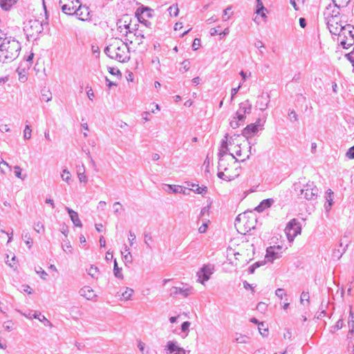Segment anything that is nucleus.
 <instances>
[{
	"instance_id": "f257e3e1",
	"label": "nucleus",
	"mask_w": 354,
	"mask_h": 354,
	"mask_svg": "<svg viewBox=\"0 0 354 354\" xmlns=\"http://www.w3.org/2000/svg\"><path fill=\"white\" fill-rule=\"evenodd\" d=\"M106 55L112 59L124 63L130 59L128 44L119 38H111L104 49Z\"/></svg>"
},
{
	"instance_id": "f03ea898",
	"label": "nucleus",
	"mask_w": 354,
	"mask_h": 354,
	"mask_svg": "<svg viewBox=\"0 0 354 354\" xmlns=\"http://www.w3.org/2000/svg\"><path fill=\"white\" fill-rule=\"evenodd\" d=\"M21 49V44L17 40L12 37H5L0 46V62H12L18 57Z\"/></svg>"
},
{
	"instance_id": "7ed1b4c3",
	"label": "nucleus",
	"mask_w": 354,
	"mask_h": 354,
	"mask_svg": "<svg viewBox=\"0 0 354 354\" xmlns=\"http://www.w3.org/2000/svg\"><path fill=\"white\" fill-rule=\"evenodd\" d=\"M231 157H221L218 163V174L217 176L219 178L226 181H230L237 177L239 174L236 169L235 172H232L230 162L236 164L238 160L235 158L233 153H230Z\"/></svg>"
},
{
	"instance_id": "20e7f679",
	"label": "nucleus",
	"mask_w": 354,
	"mask_h": 354,
	"mask_svg": "<svg viewBox=\"0 0 354 354\" xmlns=\"http://www.w3.org/2000/svg\"><path fill=\"white\" fill-rule=\"evenodd\" d=\"M43 30L42 23L37 19H30L24 23V31L28 39H35Z\"/></svg>"
},
{
	"instance_id": "39448f33",
	"label": "nucleus",
	"mask_w": 354,
	"mask_h": 354,
	"mask_svg": "<svg viewBox=\"0 0 354 354\" xmlns=\"http://www.w3.org/2000/svg\"><path fill=\"white\" fill-rule=\"evenodd\" d=\"M301 223L295 218L290 220L285 228L288 240L289 242H292L295 238L301 234Z\"/></svg>"
},
{
	"instance_id": "423d86ee",
	"label": "nucleus",
	"mask_w": 354,
	"mask_h": 354,
	"mask_svg": "<svg viewBox=\"0 0 354 354\" xmlns=\"http://www.w3.org/2000/svg\"><path fill=\"white\" fill-rule=\"evenodd\" d=\"M214 270V265L210 263L204 265L196 273L198 277L197 281L204 285L205 283L210 279Z\"/></svg>"
},
{
	"instance_id": "0eeeda50",
	"label": "nucleus",
	"mask_w": 354,
	"mask_h": 354,
	"mask_svg": "<svg viewBox=\"0 0 354 354\" xmlns=\"http://www.w3.org/2000/svg\"><path fill=\"white\" fill-rule=\"evenodd\" d=\"M145 39V36L142 34V31L136 29L134 31L133 30H126L125 35V42L130 44H136L140 45L143 42V39Z\"/></svg>"
},
{
	"instance_id": "6e6552de",
	"label": "nucleus",
	"mask_w": 354,
	"mask_h": 354,
	"mask_svg": "<svg viewBox=\"0 0 354 354\" xmlns=\"http://www.w3.org/2000/svg\"><path fill=\"white\" fill-rule=\"evenodd\" d=\"M319 189L312 182L308 183L304 188L300 190V195L304 196L306 200H315L318 196Z\"/></svg>"
},
{
	"instance_id": "1a4fd4ad",
	"label": "nucleus",
	"mask_w": 354,
	"mask_h": 354,
	"mask_svg": "<svg viewBox=\"0 0 354 354\" xmlns=\"http://www.w3.org/2000/svg\"><path fill=\"white\" fill-rule=\"evenodd\" d=\"M80 3V0H59V2L62 11L68 15H74Z\"/></svg>"
},
{
	"instance_id": "9d476101",
	"label": "nucleus",
	"mask_w": 354,
	"mask_h": 354,
	"mask_svg": "<svg viewBox=\"0 0 354 354\" xmlns=\"http://www.w3.org/2000/svg\"><path fill=\"white\" fill-rule=\"evenodd\" d=\"M350 315L351 317V319L348 322V324L350 326V329L346 336V339L345 341V344L346 346V352L347 354H354V343L353 342V336L354 333V321L353 320V313L351 310Z\"/></svg>"
},
{
	"instance_id": "9b49d317",
	"label": "nucleus",
	"mask_w": 354,
	"mask_h": 354,
	"mask_svg": "<svg viewBox=\"0 0 354 354\" xmlns=\"http://www.w3.org/2000/svg\"><path fill=\"white\" fill-rule=\"evenodd\" d=\"M282 254V246L273 245L270 246L266 250V260L268 262L272 263L274 260L279 259Z\"/></svg>"
},
{
	"instance_id": "f8f14e48",
	"label": "nucleus",
	"mask_w": 354,
	"mask_h": 354,
	"mask_svg": "<svg viewBox=\"0 0 354 354\" xmlns=\"http://www.w3.org/2000/svg\"><path fill=\"white\" fill-rule=\"evenodd\" d=\"M153 10L147 7L138 8L136 12L138 20L144 24L146 26H149L151 23L146 19L152 17Z\"/></svg>"
},
{
	"instance_id": "ddd939ff",
	"label": "nucleus",
	"mask_w": 354,
	"mask_h": 354,
	"mask_svg": "<svg viewBox=\"0 0 354 354\" xmlns=\"http://www.w3.org/2000/svg\"><path fill=\"white\" fill-rule=\"evenodd\" d=\"M325 23L332 35H337L341 29L342 24H340V17L329 19L325 20Z\"/></svg>"
},
{
	"instance_id": "4468645a",
	"label": "nucleus",
	"mask_w": 354,
	"mask_h": 354,
	"mask_svg": "<svg viewBox=\"0 0 354 354\" xmlns=\"http://www.w3.org/2000/svg\"><path fill=\"white\" fill-rule=\"evenodd\" d=\"M193 293V288L188 285H185L183 287H172L171 289L170 295L172 297H176L178 295H181L184 297H187Z\"/></svg>"
},
{
	"instance_id": "2eb2a0df",
	"label": "nucleus",
	"mask_w": 354,
	"mask_h": 354,
	"mask_svg": "<svg viewBox=\"0 0 354 354\" xmlns=\"http://www.w3.org/2000/svg\"><path fill=\"white\" fill-rule=\"evenodd\" d=\"M262 124L259 119L255 123L248 125L243 131V136L248 138L261 129Z\"/></svg>"
},
{
	"instance_id": "dca6fc26",
	"label": "nucleus",
	"mask_w": 354,
	"mask_h": 354,
	"mask_svg": "<svg viewBox=\"0 0 354 354\" xmlns=\"http://www.w3.org/2000/svg\"><path fill=\"white\" fill-rule=\"evenodd\" d=\"M165 350L169 354H187V351L180 347L176 341H168L165 346Z\"/></svg>"
},
{
	"instance_id": "f3484780",
	"label": "nucleus",
	"mask_w": 354,
	"mask_h": 354,
	"mask_svg": "<svg viewBox=\"0 0 354 354\" xmlns=\"http://www.w3.org/2000/svg\"><path fill=\"white\" fill-rule=\"evenodd\" d=\"M78 19L81 21H86L89 19L90 10L88 6L82 5L80 2L77 8V10L74 12Z\"/></svg>"
},
{
	"instance_id": "a211bd4d",
	"label": "nucleus",
	"mask_w": 354,
	"mask_h": 354,
	"mask_svg": "<svg viewBox=\"0 0 354 354\" xmlns=\"http://www.w3.org/2000/svg\"><path fill=\"white\" fill-rule=\"evenodd\" d=\"M337 17H339V8L333 3H330L324 11V21Z\"/></svg>"
},
{
	"instance_id": "6ab92c4d",
	"label": "nucleus",
	"mask_w": 354,
	"mask_h": 354,
	"mask_svg": "<svg viewBox=\"0 0 354 354\" xmlns=\"http://www.w3.org/2000/svg\"><path fill=\"white\" fill-rule=\"evenodd\" d=\"M270 102V95L266 93H263L262 95L258 97V99L256 102V107L258 108L261 111H265Z\"/></svg>"
},
{
	"instance_id": "aec40b11",
	"label": "nucleus",
	"mask_w": 354,
	"mask_h": 354,
	"mask_svg": "<svg viewBox=\"0 0 354 354\" xmlns=\"http://www.w3.org/2000/svg\"><path fill=\"white\" fill-rule=\"evenodd\" d=\"M79 293L80 296L86 298L87 300H95L97 295H95L93 288L88 286L82 288Z\"/></svg>"
},
{
	"instance_id": "412c9836",
	"label": "nucleus",
	"mask_w": 354,
	"mask_h": 354,
	"mask_svg": "<svg viewBox=\"0 0 354 354\" xmlns=\"http://www.w3.org/2000/svg\"><path fill=\"white\" fill-rule=\"evenodd\" d=\"M341 29L339 32L337 34L338 36V40L347 37L351 35H353V29H354V26L351 24H347L344 26H341Z\"/></svg>"
},
{
	"instance_id": "4be33fe9",
	"label": "nucleus",
	"mask_w": 354,
	"mask_h": 354,
	"mask_svg": "<svg viewBox=\"0 0 354 354\" xmlns=\"http://www.w3.org/2000/svg\"><path fill=\"white\" fill-rule=\"evenodd\" d=\"M65 209L67 211V212L68 213L71 220L72 221L75 227H81L82 226V224L79 218V215H78L77 212L68 207H66Z\"/></svg>"
},
{
	"instance_id": "5701e85b",
	"label": "nucleus",
	"mask_w": 354,
	"mask_h": 354,
	"mask_svg": "<svg viewBox=\"0 0 354 354\" xmlns=\"http://www.w3.org/2000/svg\"><path fill=\"white\" fill-rule=\"evenodd\" d=\"M127 19L128 17H126L122 19H120L117 23L118 30L124 35H126V30L129 31L132 30V28L130 27V24L128 23L127 20Z\"/></svg>"
},
{
	"instance_id": "b1692460",
	"label": "nucleus",
	"mask_w": 354,
	"mask_h": 354,
	"mask_svg": "<svg viewBox=\"0 0 354 354\" xmlns=\"http://www.w3.org/2000/svg\"><path fill=\"white\" fill-rule=\"evenodd\" d=\"M274 200L272 198H267L263 200L260 204L255 207V210L258 212H262L265 209L271 207V205L274 203Z\"/></svg>"
},
{
	"instance_id": "393cba45",
	"label": "nucleus",
	"mask_w": 354,
	"mask_h": 354,
	"mask_svg": "<svg viewBox=\"0 0 354 354\" xmlns=\"http://www.w3.org/2000/svg\"><path fill=\"white\" fill-rule=\"evenodd\" d=\"M326 198V203L324 205V208L326 212H329L332 205H333V192L331 189H328L326 192L325 195Z\"/></svg>"
},
{
	"instance_id": "a878e982",
	"label": "nucleus",
	"mask_w": 354,
	"mask_h": 354,
	"mask_svg": "<svg viewBox=\"0 0 354 354\" xmlns=\"http://www.w3.org/2000/svg\"><path fill=\"white\" fill-rule=\"evenodd\" d=\"M340 43V45L345 49H348V48L351 47L354 44V34L339 39L338 40Z\"/></svg>"
},
{
	"instance_id": "bb28decb",
	"label": "nucleus",
	"mask_w": 354,
	"mask_h": 354,
	"mask_svg": "<svg viewBox=\"0 0 354 354\" xmlns=\"http://www.w3.org/2000/svg\"><path fill=\"white\" fill-rule=\"evenodd\" d=\"M252 105L250 103L249 100H245L239 104V107L237 111L243 114L244 115H245V114L250 113Z\"/></svg>"
},
{
	"instance_id": "cd10ccee",
	"label": "nucleus",
	"mask_w": 354,
	"mask_h": 354,
	"mask_svg": "<svg viewBox=\"0 0 354 354\" xmlns=\"http://www.w3.org/2000/svg\"><path fill=\"white\" fill-rule=\"evenodd\" d=\"M227 141L223 140L221 148L218 152L219 158L221 157H231L230 153H228L229 149L227 147Z\"/></svg>"
},
{
	"instance_id": "c85d7f7f",
	"label": "nucleus",
	"mask_w": 354,
	"mask_h": 354,
	"mask_svg": "<svg viewBox=\"0 0 354 354\" xmlns=\"http://www.w3.org/2000/svg\"><path fill=\"white\" fill-rule=\"evenodd\" d=\"M267 11L266 8L263 6V2L261 0L256 1V13L257 15H261L262 17H266V12Z\"/></svg>"
},
{
	"instance_id": "c756f323",
	"label": "nucleus",
	"mask_w": 354,
	"mask_h": 354,
	"mask_svg": "<svg viewBox=\"0 0 354 354\" xmlns=\"http://www.w3.org/2000/svg\"><path fill=\"white\" fill-rule=\"evenodd\" d=\"M61 178L63 181L66 182L68 185L72 183V175L67 168H64L61 172Z\"/></svg>"
},
{
	"instance_id": "7c9ffc66",
	"label": "nucleus",
	"mask_w": 354,
	"mask_h": 354,
	"mask_svg": "<svg viewBox=\"0 0 354 354\" xmlns=\"http://www.w3.org/2000/svg\"><path fill=\"white\" fill-rule=\"evenodd\" d=\"M18 0H1L0 6L4 10H9Z\"/></svg>"
},
{
	"instance_id": "2f4dec72",
	"label": "nucleus",
	"mask_w": 354,
	"mask_h": 354,
	"mask_svg": "<svg viewBox=\"0 0 354 354\" xmlns=\"http://www.w3.org/2000/svg\"><path fill=\"white\" fill-rule=\"evenodd\" d=\"M32 317L39 320L41 322H43L45 326H52L51 322L49 320H48L44 315H42L41 314V313H35L32 315Z\"/></svg>"
},
{
	"instance_id": "473e14b6",
	"label": "nucleus",
	"mask_w": 354,
	"mask_h": 354,
	"mask_svg": "<svg viewBox=\"0 0 354 354\" xmlns=\"http://www.w3.org/2000/svg\"><path fill=\"white\" fill-rule=\"evenodd\" d=\"M24 64H21L20 66L17 68V72L19 75V80L21 82H25L27 80V77L26 75L25 68H22Z\"/></svg>"
},
{
	"instance_id": "72a5a7b5",
	"label": "nucleus",
	"mask_w": 354,
	"mask_h": 354,
	"mask_svg": "<svg viewBox=\"0 0 354 354\" xmlns=\"http://www.w3.org/2000/svg\"><path fill=\"white\" fill-rule=\"evenodd\" d=\"M88 274L92 277L97 279L99 275V270L95 266L91 265L87 270Z\"/></svg>"
},
{
	"instance_id": "f704fd0d",
	"label": "nucleus",
	"mask_w": 354,
	"mask_h": 354,
	"mask_svg": "<svg viewBox=\"0 0 354 354\" xmlns=\"http://www.w3.org/2000/svg\"><path fill=\"white\" fill-rule=\"evenodd\" d=\"M166 186L168 188L167 189H166V192H173L177 194L181 193L183 191V187L180 185H166Z\"/></svg>"
},
{
	"instance_id": "c9c22d12",
	"label": "nucleus",
	"mask_w": 354,
	"mask_h": 354,
	"mask_svg": "<svg viewBox=\"0 0 354 354\" xmlns=\"http://www.w3.org/2000/svg\"><path fill=\"white\" fill-rule=\"evenodd\" d=\"M249 337L246 335L236 333L234 337V341L239 344H247Z\"/></svg>"
},
{
	"instance_id": "e433bc0d",
	"label": "nucleus",
	"mask_w": 354,
	"mask_h": 354,
	"mask_svg": "<svg viewBox=\"0 0 354 354\" xmlns=\"http://www.w3.org/2000/svg\"><path fill=\"white\" fill-rule=\"evenodd\" d=\"M22 239L25 241V243L28 248L30 249L32 244V240L31 239L30 234L28 232L24 231L22 233Z\"/></svg>"
},
{
	"instance_id": "4c0bfd02",
	"label": "nucleus",
	"mask_w": 354,
	"mask_h": 354,
	"mask_svg": "<svg viewBox=\"0 0 354 354\" xmlns=\"http://www.w3.org/2000/svg\"><path fill=\"white\" fill-rule=\"evenodd\" d=\"M171 17H177L179 13V9L177 3L173 4L167 9Z\"/></svg>"
},
{
	"instance_id": "58836bf2",
	"label": "nucleus",
	"mask_w": 354,
	"mask_h": 354,
	"mask_svg": "<svg viewBox=\"0 0 354 354\" xmlns=\"http://www.w3.org/2000/svg\"><path fill=\"white\" fill-rule=\"evenodd\" d=\"M77 178L80 183H86L88 180V178L85 174V168L84 165H82V171H80V169L77 170Z\"/></svg>"
},
{
	"instance_id": "ea45409f",
	"label": "nucleus",
	"mask_w": 354,
	"mask_h": 354,
	"mask_svg": "<svg viewBox=\"0 0 354 354\" xmlns=\"http://www.w3.org/2000/svg\"><path fill=\"white\" fill-rule=\"evenodd\" d=\"M113 272L115 277L122 279L123 274L122 273V268H119L116 259L114 260Z\"/></svg>"
},
{
	"instance_id": "a19ab883",
	"label": "nucleus",
	"mask_w": 354,
	"mask_h": 354,
	"mask_svg": "<svg viewBox=\"0 0 354 354\" xmlns=\"http://www.w3.org/2000/svg\"><path fill=\"white\" fill-rule=\"evenodd\" d=\"M248 150L244 153L243 158L241 159V162H244L246 160L249 159L250 156L253 153L252 152V144L250 141L248 140L247 142Z\"/></svg>"
},
{
	"instance_id": "79ce46f5",
	"label": "nucleus",
	"mask_w": 354,
	"mask_h": 354,
	"mask_svg": "<svg viewBox=\"0 0 354 354\" xmlns=\"http://www.w3.org/2000/svg\"><path fill=\"white\" fill-rule=\"evenodd\" d=\"M133 290L131 289V288H127L125 291L124 292L122 293V299H123L124 300H129L131 299L133 293Z\"/></svg>"
},
{
	"instance_id": "37998d69",
	"label": "nucleus",
	"mask_w": 354,
	"mask_h": 354,
	"mask_svg": "<svg viewBox=\"0 0 354 354\" xmlns=\"http://www.w3.org/2000/svg\"><path fill=\"white\" fill-rule=\"evenodd\" d=\"M124 250L126 254H124V252H121L124 260L127 263H131L132 261V257L131 252L129 251V248L127 246H125Z\"/></svg>"
},
{
	"instance_id": "c03bdc74",
	"label": "nucleus",
	"mask_w": 354,
	"mask_h": 354,
	"mask_svg": "<svg viewBox=\"0 0 354 354\" xmlns=\"http://www.w3.org/2000/svg\"><path fill=\"white\" fill-rule=\"evenodd\" d=\"M32 129L29 124H26L24 130V140H29L31 138Z\"/></svg>"
},
{
	"instance_id": "a18cd8bd",
	"label": "nucleus",
	"mask_w": 354,
	"mask_h": 354,
	"mask_svg": "<svg viewBox=\"0 0 354 354\" xmlns=\"http://www.w3.org/2000/svg\"><path fill=\"white\" fill-rule=\"evenodd\" d=\"M343 327V322L342 319H339L335 326H332L330 329L331 333H335L337 330L341 329Z\"/></svg>"
},
{
	"instance_id": "49530a36",
	"label": "nucleus",
	"mask_w": 354,
	"mask_h": 354,
	"mask_svg": "<svg viewBox=\"0 0 354 354\" xmlns=\"http://www.w3.org/2000/svg\"><path fill=\"white\" fill-rule=\"evenodd\" d=\"M350 1L351 0H333V3L339 8L346 6Z\"/></svg>"
},
{
	"instance_id": "de8ad7c7",
	"label": "nucleus",
	"mask_w": 354,
	"mask_h": 354,
	"mask_svg": "<svg viewBox=\"0 0 354 354\" xmlns=\"http://www.w3.org/2000/svg\"><path fill=\"white\" fill-rule=\"evenodd\" d=\"M14 170H15V176L17 178H20L21 180L26 179V175H22V174H21V167L19 166H17V165L15 166L14 167Z\"/></svg>"
},
{
	"instance_id": "09e8293b",
	"label": "nucleus",
	"mask_w": 354,
	"mask_h": 354,
	"mask_svg": "<svg viewBox=\"0 0 354 354\" xmlns=\"http://www.w3.org/2000/svg\"><path fill=\"white\" fill-rule=\"evenodd\" d=\"M62 250L68 254H72L73 252V248L71 245L70 242H66L62 244Z\"/></svg>"
},
{
	"instance_id": "8fccbe9b",
	"label": "nucleus",
	"mask_w": 354,
	"mask_h": 354,
	"mask_svg": "<svg viewBox=\"0 0 354 354\" xmlns=\"http://www.w3.org/2000/svg\"><path fill=\"white\" fill-rule=\"evenodd\" d=\"M191 325V323L188 321L184 322L181 325V330L183 333H185V336L187 335L189 332V328Z\"/></svg>"
},
{
	"instance_id": "3c124183",
	"label": "nucleus",
	"mask_w": 354,
	"mask_h": 354,
	"mask_svg": "<svg viewBox=\"0 0 354 354\" xmlns=\"http://www.w3.org/2000/svg\"><path fill=\"white\" fill-rule=\"evenodd\" d=\"M209 223V221L207 219H206L205 221H203L202 225L198 227L199 233L203 234L207 231Z\"/></svg>"
},
{
	"instance_id": "603ef678",
	"label": "nucleus",
	"mask_w": 354,
	"mask_h": 354,
	"mask_svg": "<svg viewBox=\"0 0 354 354\" xmlns=\"http://www.w3.org/2000/svg\"><path fill=\"white\" fill-rule=\"evenodd\" d=\"M182 68L180 69L183 73L187 71L190 68V62L187 59L184 60L182 63Z\"/></svg>"
},
{
	"instance_id": "864d4df0",
	"label": "nucleus",
	"mask_w": 354,
	"mask_h": 354,
	"mask_svg": "<svg viewBox=\"0 0 354 354\" xmlns=\"http://www.w3.org/2000/svg\"><path fill=\"white\" fill-rule=\"evenodd\" d=\"M35 271L37 274H38L42 279H46L48 274L41 267H39L37 269L35 270Z\"/></svg>"
},
{
	"instance_id": "5fc2aeb1",
	"label": "nucleus",
	"mask_w": 354,
	"mask_h": 354,
	"mask_svg": "<svg viewBox=\"0 0 354 354\" xmlns=\"http://www.w3.org/2000/svg\"><path fill=\"white\" fill-rule=\"evenodd\" d=\"M310 296L309 293L307 292H302L300 297V302L304 304V301H306L308 304H309Z\"/></svg>"
},
{
	"instance_id": "6e6d98bb",
	"label": "nucleus",
	"mask_w": 354,
	"mask_h": 354,
	"mask_svg": "<svg viewBox=\"0 0 354 354\" xmlns=\"http://www.w3.org/2000/svg\"><path fill=\"white\" fill-rule=\"evenodd\" d=\"M34 230L38 233H40L41 232H44V226L41 222H37L35 223Z\"/></svg>"
},
{
	"instance_id": "4d7b16f0",
	"label": "nucleus",
	"mask_w": 354,
	"mask_h": 354,
	"mask_svg": "<svg viewBox=\"0 0 354 354\" xmlns=\"http://www.w3.org/2000/svg\"><path fill=\"white\" fill-rule=\"evenodd\" d=\"M113 212L115 214H118L122 209V206L120 202H115L113 205Z\"/></svg>"
},
{
	"instance_id": "13d9d810",
	"label": "nucleus",
	"mask_w": 354,
	"mask_h": 354,
	"mask_svg": "<svg viewBox=\"0 0 354 354\" xmlns=\"http://www.w3.org/2000/svg\"><path fill=\"white\" fill-rule=\"evenodd\" d=\"M194 192L196 194H204L207 193V188L205 186L199 187L198 185H196V189H194Z\"/></svg>"
},
{
	"instance_id": "bf43d9fd",
	"label": "nucleus",
	"mask_w": 354,
	"mask_h": 354,
	"mask_svg": "<svg viewBox=\"0 0 354 354\" xmlns=\"http://www.w3.org/2000/svg\"><path fill=\"white\" fill-rule=\"evenodd\" d=\"M33 57H34L33 53H30V55H29L28 56V57L26 58V61L24 63L25 64V68H29L30 67Z\"/></svg>"
},
{
	"instance_id": "052dcab7",
	"label": "nucleus",
	"mask_w": 354,
	"mask_h": 354,
	"mask_svg": "<svg viewBox=\"0 0 354 354\" xmlns=\"http://www.w3.org/2000/svg\"><path fill=\"white\" fill-rule=\"evenodd\" d=\"M14 324L12 321H7L3 323V328L8 331H11L13 329Z\"/></svg>"
},
{
	"instance_id": "680f3d73",
	"label": "nucleus",
	"mask_w": 354,
	"mask_h": 354,
	"mask_svg": "<svg viewBox=\"0 0 354 354\" xmlns=\"http://www.w3.org/2000/svg\"><path fill=\"white\" fill-rule=\"evenodd\" d=\"M345 57L352 64V66L354 67V49L351 52L346 53Z\"/></svg>"
},
{
	"instance_id": "e2e57ef3",
	"label": "nucleus",
	"mask_w": 354,
	"mask_h": 354,
	"mask_svg": "<svg viewBox=\"0 0 354 354\" xmlns=\"http://www.w3.org/2000/svg\"><path fill=\"white\" fill-rule=\"evenodd\" d=\"M153 239L150 234H145V243L148 248H151L149 242L152 241Z\"/></svg>"
},
{
	"instance_id": "0e129e2a",
	"label": "nucleus",
	"mask_w": 354,
	"mask_h": 354,
	"mask_svg": "<svg viewBox=\"0 0 354 354\" xmlns=\"http://www.w3.org/2000/svg\"><path fill=\"white\" fill-rule=\"evenodd\" d=\"M230 124L231 127H232L233 129H236L241 125V122L238 120H236V118L234 117L231 120Z\"/></svg>"
},
{
	"instance_id": "69168bd1",
	"label": "nucleus",
	"mask_w": 354,
	"mask_h": 354,
	"mask_svg": "<svg viewBox=\"0 0 354 354\" xmlns=\"http://www.w3.org/2000/svg\"><path fill=\"white\" fill-rule=\"evenodd\" d=\"M275 295L279 298L282 299L284 295H286V293L284 289H283V288H277L275 290Z\"/></svg>"
},
{
	"instance_id": "338daca9",
	"label": "nucleus",
	"mask_w": 354,
	"mask_h": 354,
	"mask_svg": "<svg viewBox=\"0 0 354 354\" xmlns=\"http://www.w3.org/2000/svg\"><path fill=\"white\" fill-rule=\"evenodd\" d=\"M136 234L131 231L129 232L128 241L131 246L133 245L134 241H136Z\"/></svg>"
},
{
	"instance_id": "774afa93",
	"label": "nucleus",
	"mask_w": 354,
	"mask_h": 354,
	"mask_svg": "<svg viewBox=\"0 0 354 354\" xmlns=\"http://www.w3.org/2000/svg\"><path fill=\"white\" fill-rule=\"evenodd\" d=\"M288 116L290 120L297 121L298 120L297 114L295 113L294 110L289 111Z\"/></svg>"
}]
</instances>
